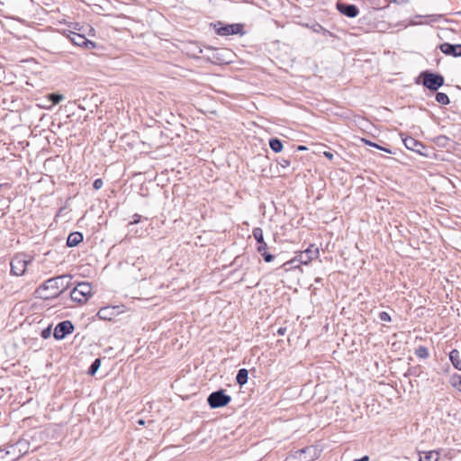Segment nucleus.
Wrapping results in <instances>:
<instances>
[{"label": "nucleus", "mask_w": 461, "mask_h": 461, "mask_svg": "<svg viewBox=\"0 0 461 461\" xmlns=\"http://www.w3.org/2000/svg\"><path fill=\"white\" fill-rule=\"evenodd\" d=\"M336 8L340 14L349 18L357 16L359 13L358 8L355 5H349L340 1L337 2Z\"/></svg>", "instance_id": "10"}, {"label": "nucleus", "mask_w": 461, "mask_h": 461, "mask_svg": "<svg viewBox=\"0 0 461 461\" xmlns=\"http://www.w3.org/2000/svg\"><path fill=\"white\" fill-rule=\"evenodd\" d=\"M140 215L135 213L132 216V221H131L130 224H137L138 222H140Z\"/></svg>", "instance_id": "32"}, {"label": "nucleus", "mask_w": 461, "mask_h": 461, "mask_svg": "<svg viewBox=\"0 0 461 461\" xmlns=\"http://www.w3.org/2000/svg\"><path fill=\"white\" fill-rule=\"evenodd\" d=\"M379 319L382 321H391V317H390L389 313L386 312H381L379 313Z\"/></svg>", "instance_id": "29"}, {"label": "nucleus", "mask_w": 461, "mask_h": 461, "mask_svg": "<svg viewBox=\"0 0 461 461\" xmlns=\"http://www.w3.org/2000/svg\"><path fill=\"white\" fill-rule=\"evenodd\" d=\"M112 310L109 307H104L97 312V317L101 320H112Z\"/></svg>", "instance_id": "19"}, {"label": "nucleus", "mask_w": 461, "mask_h": 461, "mask_svg": "<svg viewBox=\"0 0 461 461\" xmlns=\"http://www.w3.org/2000/svg\"><path fill=\"white\" fill-rule=\"evenodd\" d=\"M83 240V235L80 232H72L68 235L67 240L68 247H76Z\"/></svg>", "instance_id": "15"}, {"label": "nucleus", "mask_w": 461, "mask_h": 461, "mask_svg": "<svg viewBox=\"0 0 461 461\" xmlns=\"http://www.w3.org/2000/svg\"><path fill=\"white\" fill-rule=\"evenodd\" d=\"M319 256V249L315 245H310L307 249L301 252L294 258L285 263V265H290L291 267H296L298 264L307 265L313 258Z\"/></svg>", "instance_id": "3"}, {"label": "nucleus", "mask_w": 461, "mask_h": 461, "mask_svg": "<svg viewBox=\"0 0 461 461\" xmlns=\"http://www.w3.org/2000/svg\"><path fill=\"white\" fill-rule=\"evenodd\" d=\"M50 99L52 101L54 104H59L61 100H63V95L59 94H51L50 95Z\"/></svg>", "instance_id": "28"}, {"label": "nucleus", "mask_w": 461, "mask_h": 461, "mask_svg": "<svg viewBox=\"0 0 461 461\" xmlns=\"http://www.w3.org/2000/svg\"><path fill=\"white\" fill-rule=\"evenodd\" d=\"M92 285L88 282H82L77 284L76 287L70 293V298L72 301L84 303L88 301L92 296Z\"/></svg>", "instance_id": "2"}, {"label": "nucleus", "mask_w": 461, "mask_h": 461, "mask_svg": "<svg viewBox=\"0 0 461 461\" xmlns=\"http://www.w3.org/2000/svg\"><path fill=\"white\" fill-rule=\"evenodd\" d=\"M312 30L316 32V33H321L323 34L324 36H332V33L328 31L327 29H325L324 27H322L321 24L319 23H315L312 26Z\"/></svg>", "instance_id": "22"}, {"label": "nucleus", "mask_w": 461, "mask_h": 461, "mask_svg": "<svg viewBox=\"0 0 461 461\" xmlns=\"http://www.w3.org/2000/svg\"><path fill=\"white\" fill-rule=\"evenodd\" d=\"M139 271L140 272V274L139 276H136V278L140 280H144L148 276L151 277L154 275V269L149 266L140 267Z\"/></svg>", "instance_id": "17"}, {"label": "nucleus", "mask_w": 461, "mask_h": 461, "mask_svg": "<svg viewBox=\"0 0 461 461\" xmlns=\"http://www.w3.org/2000/svg\"><path fill=\"white\" fill-rule=\"evenodd\" d=\"M71 41L75 45H77L80 47L85 46L86 48H89V46H92V47L95 46V43L93 41L86 39L84 36L77 34V33L72 34Z\"/></svg>", "instance_id": "14"}, {"label": "nucleus", "mask_w": 461, "mask_h": 461, "mask_svg": "<svg viewBox=\"0 0 461 461\" xmlns=\"http://www.w3.org/2000/svg\"><path fill=\"white\" fill-rule=\"evenodd\" d=\"M137 423L140 426H144L145 425V420L143 419H140V420H137Z\"/></svg>", "instance_id": "38"}, {"label": "nucleus", "mask_w": 461, "mask_h": 461, "mask_svg": "<svg viewBox=\"0 0 461 461\" xmlns=\"http://www.w3.org/2000/svg\"><path fill=\"white\" fill-rule=\"evenodd\" d=\"M420 77L423 86L431 91H437L444 85V77L441 75L425 71Z\"/></svg>", "instance_id": "4"}, {"label": "nucleus", "mask_w": 461, "mask_h": 461, "mask_svg": "<svg viewBox=\"0 0 461 461\" xmlns=\"http://www.w3.org/2000/svg\"><path fill=\"white\" fill-rule=\"evenodd\" d=\"M449 359L456 369L461 370L460 353L457 349H453L450 351Z\"/></svg>", "instance_id": "16"}, {"label": "nucleus", "mask_w": 461, "mask_h": 461, "mask_svg": "<svg viewBox=\"0 0 461 461\" xmlns=\"http://www.w3.org/2000/svg\"><path fill=\"white\" fill-rule=\"evenodd\" d=\"M279 165H280L282 167H287L290 165V161H289L288 159L282 158V159L279 161Z\"/></svg>", "instance_id": "33"}, {"label": "nucleus", "mask_w": 461, "mask_h": 461, "mask_svg": "<svg viewBox=\"0 0 461 461\" xmlns=\"http://www.w3.org/2000/svg\"><path fill=\"white\" fill-rule=\"evenodd\" d=\"M230 401V396L226 394L223 390L213 392L207 398L208 404L212 409L224 407L228 405Z\"/></svg>", "instance_id": "6"}, {"label": "nucleus", "mask_w": 461, "mask_h": 461, "mask_svg": "<svg viewBox=\"0 0 461 461\" xmlns=\"http://www.w3.org/2000/svg\"><path fill=\"white\" fill-rule=\"evenodd\" d=\"M389 1L392 3H395V4H405L408 2V0H389Z\"/></svg>", "instance_id": "35"}, {"label": "nucleus", "mask_w": 461, "mask_h": 461, "mask_svg": "<svg viewBox=\"0 0 461 461\" xmlns=\"http://www.w3.org/2000/svg\"><path fill=\"white\" fill-rule=\"evenodd\" d=\"M368 459H369V458H368V456H363L362 458L356 459V460H354V461H368Z\"/></svg>", "instance_id": "39"}, {"label": "nucleus", "mask_w": 461, "mask_h": 461, "mask_svg": "<svg viewBox=\"0 0 461 461\" xmlns=\"http://www.w3.org/2000/svg\"><path fill=\"white\" fill-rule=\"evenodd\" d=\"M454 382L453 384L455 387L458 389V391L461 392V376H456L453 378Z\"/></svg>", "instance_id": "30"}, {"label": "nucleus", "mask_w": 461, "mask_h": 461, "mask_svg": "<svg viewBox=\"0 0 461 461\" xmlns=\"http://www.w3.org/2000/svg\"><path fill=\"white\" fill-rule=\"evenodd\" d=\"M297 149L298 150H305V149H307V148L305 146L300 145V146L297 147Z\"/></svg>", "instance_id": "40"}, {"label": "nucleus", "mask_w": 461, "mask_h": 461, "mask_svg": "<svg viewBox=\"0 0 461 461\" xmlns=\"http://www.w3.org/2000/svg\"><path fill=\"white\" fill-rule=\"evenodd\" d=\"M402 141L408 149L415 151L419 154H422V149H425L421 142L418 141L412 137H405L402 139Z\"/></svg>", "instance_id": "12"}, {"label": "nucleus", "mask_w": 461, "mask_h": 461, "mask_svg": "<svg viewBox=\"0 0 461 461\" xmlns=\"http://www.w3.org/2000/svg\"><path fill=\"white\" fill-rule=\"evenodd\" d=\"M249 379V373L248 370L245 368H241L238 371L236 381L240 385H243L247 384Z\"/></svg>", "instance_id": "18"}, {"label": "nucleus", "mask_w": 461, "mask_h": 461, "mask_svg": "<svg viewBox=\"0 0 461 461\" xmlns=\"http://www.w3.org/2000/svg\"><path fill=\"white\" fill-rule=\"evenodd\" d=\"M440 50L446 55L453 57H461V44H450L447 42L440 45Z\"/></svg>", "instance_id": "11"}, {"label": "nucleus", "mask_w": 461, "mask_h": 461, "mask_svg": "<svg viewBox=\"0 0 461 461\" xmlns=\"http://www.w3.org/2000/svg\"><path fill=\"white\" fill-rule=\"evenodd\" d=\"M285 330H286L285 328H280V329H278L277 333L279 335H284L285 333Z\"/></svg>", "instance_id": "37"}, {"label": "nucleus", "mask_w": 461, "mask_h": 461, "mask_svg": "<svg viewBox=\"0 0 461 461\" xmlns=\"http://www.w3.org/2000/svg\"><path fill=\"white\" fill-rule=\"evenodd\" d=\"M74 331V325L70 321H64L59 322L54 330V338L56 339H63L67 335Z\"/></svg>", "instance_id": "9"}, {"label": "nucleus", "mask_w": 461, "mask_h": 461, "mask_svg": "<svg viewBox=\"0 0 461 461\" xmlns=\"http://www.w3.org/2000/svg\"><path fill=\"white\" fill-rule=\"evenodd\" d=\"M436 101L438 104H444V105L448 104L450 102L447 95H446L445 93H440V92L436 94Z\"/></svg>", "instance_id": "24"}, {"label": "nucleus", "mask_w": 461, "mask_h": 461, "mask_svg": "<svg viewBox=\"0 0 461 461\" xmlns=\"http://www.w3.org/2000/svg\"><path fill=\"white\" fill-rule=\"evenodd\" d=\"M29 260L23 255L15 256L11 261V273L14 276H23L27 268Z\"/></svg>", "instance_id": "8"}, {"label": "nucleus", "mask_w": 461, "mask_h": 461, "mask_svg": "<svg viewBox=\"0 0 461 461\" xmlns=\"http://www.w3.org/2000/svg\"><path fill=\"white\" fill-rule=\"evenodd\" d=\"M104 183H103V180L100 179V178H97L94 181V184H93V187L95 189V190H98L100 188H102Z\"/></svg>", "instance_id": "31"}, {"label": "nucleus", "mask_w": 461, "mask_h": 461, "mask_svg": "<svg viewBox=\"0 0 461 461\" xmlns=\"http://www.w3.org/2000/svg\"><path fill=\"white\" fill-rule=\"evenodd\" d=\"M362 141H363L364 143H366V145H368V146L375 147V148H376V149H381V150H383V151H384V152H386V153H389V154H392V153H393V152H392V150H391L390 149H387V148L382 147V146H380V145H378V144H376V143H375V142H372V141H370V140H368L362 139Z\"/></svg>", "instance_id": "25"}, {"label": "nucleus", "mask_w": 461, "mask_h": 461, "mask_svg": "<svg viewBox=\"0 0 461 461\" xmlns=\"http://www.w3.org/2000/svg\"><path fill=\"white\" fill-rule=\"evenodd\" d=\"M252 233L254 239L258 243V252L260 253L266 262H271L274 259V256L267 251V244L264 240L263 230L258 227L253 230Z\"/></svg>", "instance_id": "5"}, {"label": "nucleus", "mask_w": 461, "mask_h": 461, "mask_svg": "<svg viewBox=\"0 0 461 461\" xmlns=\"http://www.w3.org/2000/svg\"><path fill=\"white\" fill-rule=\"evenodd\" d=\"M415 354L420 358H427L429 357V350L426 347H419L415 350Z\"/></svg>", "instance_id": "26"}, {"label": "nucleus", "mask_w": 461, "mask_h": 461, "mask_svg": "<svg viewBox=\"0 0 461 461\" xmlns=\"http://www.w3.org/2000/svg\"><path fill=\"white\" fill-rule=\"evenodd\" d=\"M28 449V443L25 440H20L17 442V458L23 454L26 453Z\"/></svg>", "instance_id": "23"}, {"label": "nucleus", "mask_w": 461, "mask_h": 461, "mask_svg": "<svg viewBox=\"0 0 461 461\" xmlns=\"http://www.w3.org/2000/svg\"><path fill=\"white\" fill-rule=\"evenodd\" d=\"M269 146L275 152H280L283 149V144L278 139H271L269 140Z\"/></svg>", "instance_id": "21"}, {"label": "nucleus", "mask_w": 461, "mask_h": 461, "mask_svg": "<svg viewBox=\"0 0 461 461\" xmlns=\"http://www.w3.org/2000/svg\"><path fill=\"white\" fill-rule=\"evenodd\" d=\"M323 154L329 159H332L333 158V154L331 152H330V151H325Z\"/></svg>", "instance_id": "34"}, {"label": "nucleus", "mask_w": 461, "mask_h": 461, "mask_svg": "<svg viewBox=\"0 0 461 461\" xmlns=\"http://www.w3.org/2000/svg\"><path fill=\"white\" fill-rule=\"evenodd\" d=\"M316 454V448L313 447H307L297 452V457L300 460L310 461L314 459Z\"/></svg>", "instance_id": "13"}, {"label": "nucleus", "mask_w": 461, "mask_h": 461, "mask_svg": "<svg viewBox=\"0 0 461 461\" xmlns=\"http://www.w3.org/2000/svg\"><path fill=\"white\" fill-rule=\"evenodd\" d=\"M214 29L216 33L221 36H229L243 33V26L240 23L222 24L221 23H218L214 25Z\"/></svg>", "instance_id": "7"}, {"label": "nucleus", "mask_w": 461, "mask_h": 461, "mask_svg": "<svg viewBox=\"0 0 461 461\" xmlns=\"http://www.w3.org/2000/svg\"><path fill=\"white\" fill-rule=\"evenodd\" d=\"M438 456L437 451H429L425 453L424 456H420V461H438Z\"/></svg>", "instance_id": "20"}, {"label": "nucleus", "mask_w": 461, "mask_h": 461, "mask_svg": "<svg viewBox=\"0 0 461 461\" xmlns=\"http://www.w3.org/2000/svg\"><path fill=\"white\" fill-rule=\"evenodd\" d=\"M101 366V360L99 358H96L91 365V366L89 367V370H88V374L90 375H94L97 370L99 369Z\"/></svg>", "instance_id": "27"}, {"label": "nucleus", "mask_w": 461, "mask_h": 461, "mask_svg": "<svg viewBox=\"0 0 461 461\" xmlns=\"http://www.w3.org/2000/svg\"><path fill=\"white\" fill-rule=\"evenodd\" d=\"M49 336H50V329L44 330L42 331V337L43 338H48Z\"/></svg>", "instance_id": "36"}, {"label": "nucleus", "mask_w": 461, "mask_h": 461, "mask_svg": "<svg viewBox=\"0 0 461 461\" xmlns=\"http://www.w3.org/2000/svg\"><path fill=\"white\" fill-rule=\"evenodd\" d=\"M70 279L71 277L66 275L50 278L45 281L35 293L39 298L43 300L57 298L69 287Z\"/></svg>", "instance_id": "1"}]
</instances>
